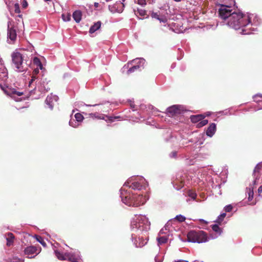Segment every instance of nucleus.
I'll return each mask as SVG.
<instances>
[{"instance_id": "nucleus-14", "label": "nucleus", "mask_w": 262, "mask_h": 262, "mask_svg": "<svg viewBox=\"0 0 262 262\" xmlns=\"http://www.w3.org/2000/svg\"><path fill=\"white\" fill-rule=\"evenodd\" d=\"M212 230L215 232V234H213L212 233H210L209 236L208 237L209 239H215L216 238L219 236H220L222 232V229L217 224H215L212 225Z\"/></svg>"}, {"instance_id": "nucleus-64", "label": "nucleus", "mask_w": 262, "mask_h": 262, "mask_svg": "<svg viewBox=\"0 0 262 262\" xmlns=\"http://www.w3.org/2000/svg\"><path fill=\"white\" fill-rule=\"evenodd\" d=\"M251 204H252V205H255V203H251Z\"/></svg>"}, {"instance_id": "nucleus-26", "label": "nucleus", "mask_w": 262, "mask_h": 262, "mask_svg": "<svg viewBox=\"0 0 262 262\" xmlns=\"http://www.w3.org/2000/svg\"><path fill=\"white\" fill-rule=\"evenodd\" d=\"M33 63L37 67L39 68V69L42 70L43 68L42 64L40 60V59L36 57H34L33 58Z\"/></svg>"}, {"instance_id": "nucleus-40", "label": "nucleus", "mask_w": 262, "mask_h": 262, "mask_svg": "<svg viewBox=\"0 0 262 262\" xmlns=\"http://www.w3.org/2000/svg\"><path fill=\"white\" fill-rule=\"evenodd\" d=\"M219 114L224 115H231L229 110H225L224 111H222L217 112Z\"/></svg>"}, {"instance_id": "nucleus-63", "label": "nucleus", "mask_w": 262, "mask_h": 262, "mask_svg": "<svg viewBox=\"0 0 262 262\" xmlns=\"http://www.w3.org/2000/svg\"><path fill=\"white\" fill-rule=\"evenodd\" d=\"M253 183H254V184H255V183H256V180H255L253 181Z\"/></svg>"}, {"instance_id": "nucleus-62", "label": "nucleus", "mask_w": 262, "mask_h": 262, "mask_svg": "<svg viewBox=\"0 0 262 262\" xmlns=\"http://www.w3.org/2000/svg\"><path fill=\"white\" fill-rule=\"evenodd\" d=\"M155 261H156V262H161L160 260H159V261H157V257L155 258Z\"/></svg>"}, {"instance_id": "nucleus-5", "label": "nucleus", "mask_w": 262, "mask_h": 262, "mask_svg": "<svg viewBox=\"0 0 262 262\" xmlns=\"http://www.w3.org/2000/svg\"><path fill=\"white\" fill-rule=\"evenodd\" d=\"M209 241L206 233L202 230H191L187 234V241L191 243H202Z\"/></svg>"}, {"instance_id": "nucleus-30", "label": "nucleus", "mask_w": 262, "mask_h": 262, "mask_svg": "<svg viewBox=\"0 0 262 262\" xmlns=\"http://www.w3.org/2000/svg\"><path fill=\"white\" fill-rule=\"evenodd\" d=\"M208 122V121L206 119H203L201 120L196 125V127L198 128H201L205 125H206Z\"/></svg>"}, {"instance_id": "nucleus-27", "label": "nucleus", "mask_w": 262, "mask_h": 262, "mask_svg": "<svg viewBox=\"0 0 262 262\" xmlns=\"http://www.w3.org/2000/svg\"><path fill=\"white\" fill-rule=\"evenodd\" d=\"M140 109L142 111H144L145 110H146L147 111L148 110L152 111V110L154 109V107L152 105H150V104L145 105V104H142L140 105Z\"/></svg>"}, {"instance_id": "nucleus-17", "label": "nucleus", "mask_w": 262, "mask_h": 262, "mask_svg": "<svg viewBox=\"0 0 262 262\" xmlns=\"http://www.w3.org/2000/svg\"><path fill=\"white\" fill-rule=\"evenodd\" d=\"M216 130V124L214 123H211L206 130V134L207 136L212 137L215 133Z\"/></svg>"}, {"instance_id": "nucleus-20", "label": "nucleus", "mask_w": 262, "mask_h": 262, "mask_svg": "<svg viewBox=\"0 0 262 262\" xmlns=\"http://www.w3.org/2000/svg\"><path fill=\"white\" fill-rule=\"evenodd\" d=\"M101 26V22L100 21H98L96 23H95L90 28L89 33L92 34L99 30Z\"/></svg>"}, {"instance_id": "nucleus-19", "label": "nucleus", "mask_w": 262, "mask_h": 262, "mask_svg": "<svg viewBox=\"0 0 262 262\" xmlns=\"http://www.w3.org/2000/svg\"><path fill=\"white\" fill-rule=\"evenodd\" d=\"M37 248L33 246H28L26 247L24 250V253L26 255H32L35 254L37 252Z\"/></svg>"}, {"instance_id": "nucleus-60", "label": "nucleus", "mask_w": 262, "mask_h": 262, "mask_svg": "<svg viewBox=\"0 0 262 262\" xmlns=\"http://www.w3.org/2000/svg\"><path fill=\"white\" fill-rule=\"evenodd\" d=\"M157 0H152L151 2H152V3H156V2L157 1Z\"/></svg>"}, {"instance_id": "nucleus-39", "label": "nucleus", "mask_w": 262, "mask_h": 262, "mask_svg": "<svg viewBox=\"0 0 262 262\" xmlns=\"http://www.w3.org/2000/svg\"><path fill=\"white\" fill-rule=\"evenodd\" d=\"M40 75V76L41 77L42 75H43V74H42L41 73H39V69L38 68H36V69H35L34 70H33V75L31 77V78L35 75V76H38V75Z\"/></svg>"}, {"instance_id": "nucleus-36", "label": "nucleus", "mask_w": 262, "mask_h": 262, "mask_svg": "<svg viewBox=\"0 0 262 262\" xmlns=\"http://www.w3.org/2000/svg\"><path fill=\"white\" fill-rule=\"evenodd\" d=\"M254 101L259 102L262 100V94H256L253 96Z\"/></svg>"}, {"instance_id": "nucleus-16", "label": "nucleus", "mask_w": 262, "mask_h": 262, "mask_svg": "<svg viewBox=\"0 0 262 262\" xmlns=\"http://www.w3.org/2000/svg\"><path fill=\"white\" fill-rule=\"evenodd\" d=\"M16 32L13 28L9 27V24L8 25V40H10L12 41H14L16 38Z\"/></svg>"}, {"instance_id": "nucleus-6", "label": "nucleus", "mask_w": 262, "mask_h": 262, "mask_svg": "<svg viewBox=\"0 0 262 262\" xmlns=\"http://www.w3.org/2000/svg\"><path fill=\"white\" fill-rule=\"evenodd\" d=\"M13 67L18 72H22L27 69V64L24 62V56L19 52H14L12 54Z\"/></svg>"}, {"instance_id": "nucleus-46", "label": "nucleus", "mask_w": 262, "mask_h": 262, "mask_svg": "<svg viewBox=\"0 0 262 262\" xmlns=\"http://www.w3.org/2000/svg\"><path fill=\"white\" fill-rule=\"evenodd\" d=\"M106 118H107V119L109 121H110L111 122H113L117 119L119 118V117H118V116L117 117L106 116Z\"/></svg>"}, {"instance_id": "nucleus-29", "label": "nucleus", "mask_w": 262, "mask_h": 262, "mask_svg": "<svg viewBox=\"0 0 262 262\" xmlns=\"http://www.w3.org/2000/svg\"><path fill=\"white\" fill-rule=\"evenodd\" d=\"M134 10L136 15L139 14L141 16H144L146 13V11L142 9L138 8L137 11L135 9Z\"/></svg>"}, {"instance_id": "nucleus-37", "label": "nucleus", "mask_w": 262, "mask_h": 262, "mask_svg": "<svg viewBox=\"0 0 262 262\" xmlns=\"http://www.w3.org/2000/svg\"><path fill=\"white\" fill-rule=\"evenodd\" d=\"M173 219H171L169 220L167 223L165 224L164 226V229L165 230L169 231L170 230V227L171 226V222L173 221Z\"/></svg>"}, {"instance_id": "nucleus-11", "label": "nucleus", "mask_w": 262, "mask_h": 262, "mask_svg": "<svg viewBox=\"0 0 262 262\" xmlns=\"http://www.w3.org/2000/svg\"><path fill=\"white\" fill-rule=\"evenodd\" d=\"M58 100V97L56 95H53L51 94L48 95L45 100L46 104L48 106L50 110H53L54 103L57 102Z\"/></svg>"}, {"instance_id": "nucleus-42", "label": "nucleus", "mask_w": 262, "mask_h": 262, "mask_svg": "<svg viewBox=\"0 0 262 262\" xmlns=\"http://www.w3.org/2000/svg\"><path fill=\"white\" fill-rule=\"evenodd\" d=\"M151 17L158 20L160 17V15L157 12H152L151 14Z\"/></svg>"}, {"instance_id": "nucleus-38", "label": "nucleus", "mask_w": 262, "mask_h": 262, "mask_svg": "<svg viewBox=\"0 0 262 262\" xmlns=\"http://www.w3.org/2000/svg\"><path fill=\"white\" fill-rule=\"evenodd\" d=\"M136 4H138L141 6H145L146 5V0H134Z\"/></svg>"}, {"instance_id": "nucleus-1", "label": "nucleus", "mask_w": 262, "mask_h": 262, "mask_svg": "<svg viewBox=\"0 0 262 262\" xmlns=\"http://www.w3.org/2000/svg\"><path fill=\"white\" fill-rule=\"evenodd\" d=\"M221 18L226 21V25L235 30L242 29L241 33L250 34L257 30L261 23L259 18L254 14H244L241 12L233 11L231 7L222 5L219 10Z\"/></svg>"}, {"instance_id": "nucleus-35", "label": "nucleus", "mask_w": 262, "mask_h": 262, "mask_svg": "<svg viewBox=\"0 0 262 262\" xmlns=\"http://www.w3.org/2000/svg\"><path fill=\"white\" fill-rule=\"evenodd\" d=\"M173 219L177 220L179 222H183L185 221L186 217L181 214H179L177 215Z\"/></svg>"}, {"instance_id": "nucleus-13", "label": "nucleus", "mask_w": 262, "mask_h": 262, "mask_svg": "<svg viewBox=\"0 0 262 262\" xmlns=\"http://www.w3.org/2000/svg\"><path fill=\"white\" fill-rule=\"evenodd\" d=\"M124 5L123 3H116L113 5H110L108 7L109 10L113 13H121L123 11Z\"/></svg>"}, {"instance_id": "nucleus-53", "label": "nucleus", "mask_w": 262, "mask_h": 262, "mask_svg": "<svg viewBox=\"0 0 262 262\" xmlns=\"http://www.w3.org/2000/svg\"><path fill=\"white\" fill-rule=\"evenodd\" d=\"M85 105L88 106H95L98 105V104H94V105H88V104H85Z\"/></svg>"}, {"instance_id": "nucleus-3", "label": "nucleus", "mask_w": 262, "mask_h": 262, "mask_svg": "<svg viewBox=\"0 0 262 262\" xmlns=\"http://www.w3.org/2000/svg\"><path fill=\"white\" fill-rule=\"evenodd\" d=\"M150 225L145 215L136 214L133 218L130 223L131 239L136 248H141L147 244V241L139 235L146 232L150 229Z\"/></svg>"}, {"instance_id": "nucleus-31", "label": "nucleus", "mask_w": 262, "mask_h": 262, "mask_svg": "<svg viewBox=\"0 0 262 262\" xmlns=\"http://www.w3.org/2000/svg\"><path fill=\"white\" fill-rule=\"evenodd\" d=\"M75 118L77 122H81L83 120V116L80 113H76L75 114Z\"/></svg>"}, {"instance_id": "nucleus-54", "label": "nucleus", "mask_w": 262, "mask_h": 262, "mask_svg": "<svg viewBox=\"0 0 262 262\" xmlns=\"http://www.w3.org/2000/svg\"><path fill=\"white\" fill-rule=\"evenodd\" d=\"M200 221L201 222H202V223H206V222L204 220H203V219H200Z\"/></svg>"}, {"instance_id": "nucleus-10", "label": "nucleus", "mask_w": 262, "mask_h": 262, "mask_svg": "<svg viewBox=\"0 0 262 262\" xmlns=\"http://www.w3.org/2000/svg\"><path fill=\"white\" fill-rule=\"evenodd\" d=\"M135 64L136 66H139L140 68L143 70L144 68V65L145 63V60L143 58H136L129 62H128L126 64L124 65L122 68V72H124L125 71V69L128 68L130 64Z\"/></svg>"}, {"instance_id": "nucleus-9", "label": "nucleus", "mask_w": 262, "mask_h": 262, "mask_svg": "<svg viewBox=\"0 0 262 262\" xmlns=\"http://www.w3.org/2000/svg\"><path fill=\"white\" fill-rule=\"evenodd\" d=\"M184 111V107L180 105H173L166 110L167 114L169 116L172 117L178 114H180Z\"/></svg>"}, {"instance_id": "nucleus-12", "label": "nucleus", "mask_w": 262, "mask_h": 262, "mask_svg": "<svg viewBox=\"0 0 262 262\" xmlns=\"http://www.w3.org/2000/svg\"><path fill=\"white\" fill-rule=\"evenodd\" d=\"M8 72L4 64L3 61L0 58V80L5 81L8 79Z\"/></svg>"}, {"instance_id": "nucleus-43", "label": "nucleus", "mask_w": 262, "mask_h": 262, "mask_svg": "<svg viewBox=\"0 0 262 262\" xmlns=\"http://www.w3.org/2000/svg\"><path fill=\"white\" fill-rule=\"evenodd\" d=\"M14 10L15 12L17 13H19L20 12V10L19 9V5L18 3H16L14 5Z\"/></svg>"}, {"instance_id": "nucleus-8", "label": "nucleus", "mask_w": 262, "mask_h": 262, "mask_svg": "<svg viewBox=\"0 0 262 262\" xmlns=\"http://www.w3.org/2000/svg\"><path fill=\"white\" fill-rule=\"evenodd\" d=\"M188 180L187 174L183 172H179L176 174V178L172 180V183L174 188L178 190L183 187L186 181Z\"/></svg>"}, {"instance_id": "nucleus-55", "label": "nucleus", "mask_w": 262, "mask_h": 262, "mask_svg": "<svg viewBox=\"0 0 262 262\" xmlns=\"http://www.w3.org/2000/svg\"><path fill=\"white\" fill-rule=\"evenodd\" d=\"M155 111H156V112H158V110H156V108H155V107H154V110H152V111H150L152 112H154Z\"/></svg>"}, {"instance_id": "nucleus-48", "label": "nucleus", "mask_w": 262, "mask_h": 262, "mask_svg": "<svg viewBox=\"0 0 262 262\" xmlns=\"http://www.w3.org/2000/svg\"><path fill=\"white\" fill-rule=\"evenodd\" d=\"M62 18L64 21H68L71 19V16L70 15H67L66 17H65L63 15H62Z\"/></svg>"}, {"instance_id": "nucleus-47", "label": "nucleus", "mask_w": 262, "mask_h": 262, "mask_svg": "<svg viewBox=\"0 0 262 262\" xmlns=\"http://www.w3.org/2000/svg\"><path fill=\"white\" fill-rule=\"evenodd\" d=\"M28 2L26 0H23L21 3L22 7L24 9L28 7Z\"/></svg>"}, {"instance_id": "nucleus-34", "label": "nucleus", "mask_w": 262, "mask_h": 262, "mask_svg": "<svg viewBox=\"0 0 262 262\" xmlns=\"http://www.w3.org/2000/svg\"><path fill=\"white\" fill-rule=\"evenodd\" d=\"M35 238L37 241L40 243L43 246H46V242L44 241L43 239L41 236L38 235H35Z\"/></svg>"}, {"instance_id": "nucleus-49", "label": "nucleus", "mask_w": 262, "mask_h": 262, "mask_svg": "<svg viewBox=\"0 0 262 262\" xmlns=\"http://www.w3.org/2000/svg\"><path fill=\"white\" fill-rule=\"evenodd\" d=\"M258 193L259 195L262 197V185L259 187L258 189Z\"/></svg>"}, {"instance_id": "nucleus-21", "label": "nucleus", "mask_w": 262, "mask_h": 262, "mask_svg": "<svg viewBox=\"0 0 262 262\" xmlns=\"http://www.w3.org/2000/svg\"><path fill=\"white\" fill-rule=\"evenodd\" d=\"M81 17L82 13L80 10H76L73 13V18L77 23H78L81 20Z\"/></svg>"}, {"instance_id": "nucleus-7", "label": "nucleus", "mask_w": 262, "mask_h": 262, "mask_svg": "<svg viewBox=\"0 0 262 262\" xmlns=\"http://www.w3.org/2000/svg\"><path fill=\"white\" fill-rule=\"evenodd\" d=\"M55 253L56 257L59 260H68L71 262H83L78 251L74 253L69 252L63 254L57 250H55Z\"/></svg>"}, {"instance_id": "nucleus-52", "label": "nucleus", "mask_w": 262, "mask_h": 262, "mask_svg": "<svg viewBox=\"0 0 262 262\" xmlns=\"http://www.w3.org/2000/svg\"><path fill=\"white\" fill-rule=\"evenodd\" d=\"M130 105L133 110L135 107V105L133 103H130Z\"/></svg>"}, {"instance_id": "nucleus-44", "label": "nucleus", "mask_w": 262, "mask_h": 262, "mask_svg": "<svg viewBox=\"0 0 262 262\" xmlns=\"http://www.w3.org/2000/svg\"><path fill=\"white\" fill-rule=\"evenodd\" d=\"M188 195L192 200H194L196 196V193L193 192H190Z\"/></svg>"}, {"instance_id": "nucleus-15", "label": "nucleus", "mask_w": 262, "mask_h": 262, "mask_svg": "<svg viewBox=\"0 0 262 262\" xmlns=\"http://www.w3.org/2000/svg\"><path fill=\"white\" fill-rule=\"evenodd\" d=\"M5 93L7 94L8 95L10 96L12 98H13L15 99L16 101H18V100L15 99V96H20L23 94V92H18L16 91L15 89H12V88H8L7 90L4 91Z\"/></svg>"}, {"instance_id": "nucleus-33", "label": "nucleus", "mask_w": 262, "mask_h": 262, "mask_svg": "<svg viewBox=\"0 0 262 262\" xmlns=\"http://www.w3.org/2000/svg\"><path fill=\"white\" fill-rule=\"evenodd\" d=\"M247 192L248 193V200L249 201H251L252 200V199L253 198V195H254L253 188H252V189L249 188L248 191H247Z\"/></svg>"}, {"instance_id": "nucleus-41", "label": "nucleus", "mask_w": 262, "mask_h": 262, "mask_svg": "<svg viewBox=\"0 0 262 262\" xmlns=\"http://www.w3.org/2000/svg\"><path fill=\"white\" fill-rule=\"evenodd\" d=\"M232 208H233V207L231 205H226L224 207V210L226 212H229L231 211Z\"/></svg>"}, {"instance_id": "nucleus-57", "label": "nucleus", "mask_w": 262, "mask_h": 262, "mask_svg": "<svg viewBox=\"0 0 262 262\" xmlns=\"http://www.w3.org/2000/svg\"><path fill=\"white\" fill-rule=\"evenodd\" d=\"M98 3H95L94 4V6H95V7H97V6H98Z\"/></svg>"}, {"instance_id": "nucleus-24", "label": "nucleus", "mask_w": 262, "mask_h": 262, "mask_svg": "<svg viewBox=\"0 0 262 262\" xmlns=\"http://www.w3.org/2000/svg\"><path fill=\"white\" fill-rule=\"evenodd\" d=\"M157 240L158 241V245L160 246V245L167 243L168 237L166 236H158L157 238Z\"/></svg>"}, {"instance_id": "nucleus-56", "label": "nucleus", "mask_w": 262, "mask_h": 262, "mask_svg": "<svg viewBox=\"0 0 262 262\" xmlns=\"http://www.w3.org/2000/svg\"><path fill=\"white\" fill-rule=\"evenodd\" d=\"M155 111H156V112H158V110H156V108H155V107H154V110H152V111H150L152 112H154Z\"/></svg>"}, {"instance_id": "nucleus-50", "label": "nucleus", "mask_w": 262, "mask_h": 262, "mask_svg": "<svg viewBox=\"0 0 262 262\" xmlns=\"http://www.w3.org/2000/svg\"><path fill=\"white\" fill-rule=\"evenodd\" d=\"M259 169V166H258V165H257L256 166V167H255V169H254V172H254V173H255L256 172V171H258V169Z\"/></svg>"}, {"instance_id": "nucleus-58", "label": "nucleus", "mask_w": 262, "mask_h": 262, "mask_svg": "<svg viewBox=\"0 0 262 262\" xmlns=\"http://www.w3.org/2000/svg\"><path fill=\"white\" fill-rule=\"evenodd\" d=\"M144 117L143 116H141V115H140V118H138L139 119V120H140L142 118H143Z\"/></svg>"}, {"instance_id": "nucleus-61", "label": "nucleus", "mask_w": 262, "mask_h": 262, "mask_svg": "<svg viewBox=\"0 0 262 262\" xmlns=\"http://www.w3.org/2000/svg\"><path fill=\"white\" fill-rule=\"evenodd\" d=\"M18 262H24L22 259H19Z\"/></svg>"}, {"instance_id": "nucleus-28", "label": "nucleus", "mask_w": 262, "mask_h": 262, "mask_svg": "<svg viewBox=\"0 0 262 262\" xmlns=\"http://www.w3.org/2000/svg\"><path fill=\"white\" fill-rule=\"evenodd\" d=\"M226 215V213H221L219 216H218L217 218L215 221V222L218 224H221L225 217Z\"/></svg>"}, {"instance_id": "nucleus-59", "label": "nucleus", "mask_w": 262, "mask_h": 262, "mask_svg": "<svg viewBox=\"0 0 262 262\" xmlns=\"http://www.w3.org/2000/svg\"><path fill=\"white\" fill-rule=\"evenodd\" d=\"M174 2H181L182 0H173Z\"/></svg>"}, {"instance_id": "nucleus-2", "label": "nucleus", "mask_w": 262, "mask_h": 262, "mask_svg": "<svg viewBox=\"0 0 262 262\" xmlns=\"http://www.w3.org/2000/svg\"><path fill=\"white\" fill-rule=\"evenodd\" d=\"M147 186V182L143 177L137 176L128 179L120 190V196L122 203L128 206L134 207L145 204L148 200L146 196L141 194L137 195L131 190L127 189L126 187L134 190L140 191L145 189Z\"/></svg>"}, {"instance_id": "nucleus-25", "label": "nucleus", "mask_w": 262, "mask_h": 262, "mask_svg": "<svg viewBox=\"0 0 262 262\" xmlns=\"http://www.w3.org/2000/svg\"><path fill=\"white\" fill-rule=\"evenodd\" d=\"M158 20L160 23H163L164 24V25H163L164 27H166V28L169 29H171V28L169 27V26L167 25L166 24V23L167 21V19L166 17L165 16H164V15L160 16V17H159V18Z\"/></svg>"}, {"instance_id": "nucleus-18", "label": "nucleus", "mask_w": 262, "mask_h": 262, "mask_svg": "<svg viewBox=\"0 0 262 262\" xmlns=\"http://www.w3.org/2000/svg\"><path fill=\"white\" fill-rule=\"evenodd\" d=\"M127 70L126 73L127 74H129L132 73H134L135 71H141L142 69L140 68L139 66H136L135 64H130L128 68L125 69V70Z\"/></svg>"}, {"instance_id": "nucleus-51", "label": "nucleus", "mask_w": 262, "mask_h": 262, "mask_svg": "<svg viewBox=\"0 0 262 262\" xmlns=\"http://www.w3.org/2000/svg\"><path fill=\"white\" fill-rule=\"evenodd\" d=\"M164 230L165 229H164V227L163 228H162L159 232V234H163V233H165V232H164Z\"/></svg>"}, {"instance_id": "nucleus-32", "label": "nucleus", "mask_w": 262, "mask_h": 262, "mask_svg": "<svg viewBox=\"0 0 262 262\" xmlns=\"http://www.w3.org/2000/svg\"><path fill=\"white\" fill-rule=\"evenodd\" d=\"M69 125L74 128H76L79 126V122L75 121L74 119H71L69 121Z\"/></svg>"}, {"instance_id": "nucleus-4", "label": "nucleus", "mask_w": 262, "mask_h": 262, "mask_svg": "<svg viewBox=\"0 0 262 262\" xmlns=\"http://www.w3.org/2000/svg\"><path fill=\"white\" fill-rule=\"evenodd\" d=\"M50 80H48L44 75H40L33 76L29 82L28 92L29 95L33 96L38 92L40 93L37 94L38 97H35L34 98H38L40 94L48 92L50 88L48 85Z\"/></svg>"}, {"instance_id": "nucleus-23", "label": "nucleus", "mask_w": 262, "mask_h": 262, "mask_svg": "<svg viewBox=\"0 0 262 262\" xmlns=\"http://www.w3.org/2000/svg\"><path fill=\"white\" fill-rule=\"evenodd\" d=\"M14 238V236L13 233L11 232L8 233L6 237L7 245L8 246H10L13 243Z\"/></svg>"}, {"instance_id": "nucleus-45", "label": "nucleus", "mask_w": 262, "mask_h": 262, "mask_svg": "<svg viewBox=\"0 0 262 262\" xmlns=\"http://www.w3.org/2000/svg\"><path fill=\"white\" fill-rule=\"evenodd\" d=\"M177 156V152L176 151H172L169 154V157L171 158H176Z\"/></svg>"}, {"instance_id": "nucleus-22", "label": "nucleus", "mask_w": 262, "mask_h": 262, "mask_svg": "<svg viewBox=\"0 0 262 262\" xmlns=\"http://www.w3.org/2000/svg\"><path fill=\"white\" fill-rule=\"evenodd\" d=\"M204 118L202 115H192L190 116V120L192 123H199Z\"/></svg>"}]
</instances>
